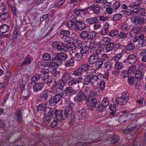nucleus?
Instances as JSON below:
<instances>
[{
	"mask_svg": "<svg viewBox=\"0 0 146 146\" xmlns=\"http://www.w3.org/2000/svg\"><path fill=\"white\" fill-rule=\"evenodd\" d=\"M74 46L78 49L81 48L82 46V44L81 41L77 40L74 43Z\"/></svg>",
	"mask_w": 146,
	"mask_h": 146,
	"instance_id": "57",
	"label": "nucleus"
},
{
	"mask_svg": "<svg viewBox=\"0 0 146 146\" xmlns=\"http://www.w3.org/2000/svg\"><path fill=\"white\" fill-rule=\"evenodd\" d=\"M31 58L29 55H27L24 59L23 61L21 62L20 65L22 66L23 65H28L31 63Z\"/></svg>",
	"mask_w": 146,
	"mask_h": 146,
	"instance_id": "25",
	"label": "nucleus"
},
{
	"mask_svg": "<svg viewBox=\"0 0 146 146\" xmlns=\"http://www.w3.org/2000/svg\"><path fill=\"white\" fill-rule=\"evenodd\" d=\"M86 9H90L91 10L93 11L94 12L96 13H98L100 11V7L97 6H95L94 5H92L86 8Z\"/></svg>",
	"mask_w": 146,
	"mask_h": 146,
	"instance_id": "26",
	"label": "nucleus"
},
{
	"mask_svg": "<svg viewBox=\"0 0 146 146\" xmlns=\"http://www.w3.org/2000/svg\"><path fill=\"white\" fill-rule=\"evenodd\" d=\"M143 3L142 0H138L135 2L129 4L130 5L129 6L130 8L132 9H134L137 10H139L142 4Z\"/></svg>",
	"mask_w": 146,
	"mask_h": 146,
	"instance_id": "12",
	"label": "nucleus"
},
{
	"mask_svg": "<svg viewBox=\"0 0 146 146\" xmlns=\"http://www.w3.org/2000/svg\"><path fill=\"white\" fill-rule=\"evenodd\" d=\"M115 45L114 43L112 42H110L106 44L105 48L106 52H108L112 51L113 48L114 49Z\"/></svg>",
	"mask_w": 146,
	"mask_h": 146,
	"instance_id": "27",
	"label": "nucleus"
},
{
	"mask_svg": "<svg viewBox=\"0 0 146 146\" xmlns=\"http://www.w3.org/2000/svg\"><path fill=\"white\" fill-rule=\"evenodd\" d=\"M54 114L56 118V119L59 122H62L65 119L63 117V111L57 110L54 108Z\"/></svg>",
	"mask_w": 146,
	"mask_h": 146,
	"instance_id": "9",
	"label": "nucleus"
},
{
	"mask_svg": "<svg viewBox=\"0 0 146 146\" xmlns=\"http://www.w3.org/2000/svg\"><path fill=\"white\" fill-rule=\"evenodd\" d=\"M55 83L57 86V88H56L55 90H57V89L61 90L64 87V84L65 83H63L62 82V80H60L57 82L55 81Z\"/></svg>",
	"mask_w": 146,
	"mask_h": 146,
	"instance_id": "34",
	"label": "nucleus"
},
{
	"mask_svg": "<svg viewBox=\"0 0 146 146\" xmlns=\"http://www.w3.org/2000/svg\"><path fill=\"white\" fill-rule=\"evenodd\" d=\"M15 119L17 121L18 124H20L22 120V114L21 110L18 109L15 114Z\"/></svg>",
	"mask_w": 146,
	"mask_h": 146,
	"instance_id": "17",
	"label": "nucleus"
},
{
	"mask_svg": "<svg viewBox=\"0 0 146 146\" xmlns=\"http://www.w3.org/2000/svg\"><path fill=\"white\" fill-rule=\"evenodd\" d=\"M110 38L108 37H103L101 39V42L103 45H106L110 42Z\"/></svg>",
	"mask_w": 146,
	"mask_h": 146,
	"instance_id": "47",
	"label": "nucleus"
},
{
	"mask_svg": "<svg viewBox=\"0 0 146 146\" xmlns=\"http://www.w3.org/2000/svg\"><path fill=\"white\" fill-rule=\"evenodd\" d=\"M141 27L137 26L133 27L129 33V35L131 38L136 36L138 34L140 31Z\"/></svg>",
	"mask_w": 146,
	"mask_h": 146,
	"instance_id": "13",
	"label": "nucleus"
},
{
	"mask_svg": "<svg viewBox=\"0 0 146 146\" xmlns=\"http://www.w3.org/2000/svg\"><path fill=\"white\" fill-rule=\"evenodd\" d=\"M109 108L110 110V111L109 112V114L111 115H114L115 116H119V113L118 114H115L116 113V107L114 105H110L109 106Z\"/></svg>",
	"mask_w": 146,
	"mask_h": 146,
	"instance_id": "19",
	"label": "nucleus"
},
{
	"mask_svg": "<svg viewBox=\"0 0 146 146\" xmlns=\"http://www.w3.org/2000/svg\"><path fill=\"white\" fill-rule=\"evenodd\" d=\"M76 82V78H74L68 81V84L69 86H72L77 84Z\"/></svg>",
	"mask_w": 146,
	"mask_h": 146,
	"instance_id": "58",
	"label": "nucleus"
},
{
	"mask_svg": "<svg viewBox=\"0 0 146 146\" xmlns=\"http://www.w3.org/2000/svg\"><path fill=\"white\" fill-rule=\"evenodd\" d=\"M42 59L44 60L51 62L52 59V57L48 53H44L42 56Z\"/></svg>",
	"mask_w": 146,
	"mask_h": 146,
	"instance_id": "43",
	"label": "nucleus"
},
{
	"mask_svg": "<svg viewBox=\"0 0 146 146\" xmlns=\"http://www.w3.org/2000/svg\"><path fill=\"white\" fill-rule=\"evenodd\" d=\"M90 78L92 80L91 83L93 84H96L98 80V75L97 73L92 74Z\"/></svg>",
	"mask_w": 146,
	"mask_h": 146,
	"instance_id": "35",
	"label": "nucleus"
},
{
	"mask_svg": "<svg viewBox=\"0 0 146 146\" xmlns=\"http://www.w3.org/2000/svg\"><path fill=\"white\" fill-rule=\"evenodd\" d=\"M122 18V15L120 14L117 13L115 14L112 18H111V20L115 21L119 20Z\"/></svg>",
	"mask_w": 146,
	"mask_h": 146,
	"instance_id": "64",
	"label": "nucleus"
},
{
	"mask_svg": "<svg viewBox=\"0 0 146 146\" xmlns=\"http://www.w3.org/2000/svg\"><path fill=\"white\" fill-rule=\"evenodd\" d=\"M53 56H54V58L60 65L62 64L63 61L65 60L68 58L67 54L63 52L57 53Z\"/></svg>",
	"mask_w": 146,
	"mask_h": 146,
	"instance_id": "5",
	"label": "nucleus"
},
{
	"mask_svg": "<svg viewBox=\"0 0 146 146\" xmlns=\"http://www.w3.org/2000/svg\"><path fill=\"white\" fill-rule=\"evenodd\" d=\"M137 58L136 56L133 54H129L126 59L129 63L130 64H134L137 62Z\"/></svg>",
	"mask_w": 146,
	"mask_h": 146,
	"instance_id": "16",
	"label": "nucleus"
},
{
	"mask_svg": "<svg viewBox=\"0 0 146 146\" xmlns=\"http://www.w3.org/2000/svg\"><path fill=\"white\" fill-rule=\"evenodd\" d=\"M101 52V50H97L90 56L88 59V61L90 64H94L97 62L99 59V56Z\"/></svg>",
	"mask_w": 146,
	"mask_h": 146,
	"instance_id": "3",
	"label": "nucleus"
},
{
	"mask_svg": "<svg viewBox=\"0 0 146 146\" xmlns=\"http://www.w3.org/2000/svg\"><path fill=\"white\" fill-rule=\"evenodd\" d=\"M62 98V95L59 93L55 94L53 96L52 94V96L48 100V104L51 106H54L60 101Z\"/></svg>",
	"mask_w": 146,
	"mask_h": 146,
	"instance_id": "4",
	"label": "nucleus"
},
{
	"mask_svg": "<svg viewBox=\"0 0 146 146\" xmlns=\"http://www.w3.org/2000/svg\"><path fill=\"white\" fill-rule=\"evenodd\" d=\"M115 45L114 50H115V51L118 49L124 48L125 47V46L119 43H116L115 44Z\"/></svg>",
	"mask_w": 146,
	"mask_h": 146,
	"instance_id": "63",
	"label": "nucleus"
},
{
	"mask_svg": "<svg viewBox=\"0 0 146 146\" xmlns=\"http://www.w3.org/2000/svg\"><path fill=\"white\" fill-rule=\"evenodd\" d=\"M89 35V31L86 30L83 31L80 33V36L82 40H88Z\"/></svg>",
	"mask_w": 146,
	"mask_h": 146,
	"instance_id": "23",
	"label": "nucleus"
},
{
	"mask_svg": "<svg viewBox=\"0 0 146 146\" xmlns=\"http://www.w3.org/2000/svg\"><path fill=\"white\" fill-rule=\"evenodd\" d=\"M54 108H52L49 107H47L45 109L44 111V117L43 119L44 124H48L52 119V117H54Z\"/></svg>",
	"mask_w": 146,
	"mask_h": 146,
	"instance_id": "1",
	"label": "nucleus"
},
{
	"mask_svg": "<svg viewBox=\"0 0 146 146\" xmlns=\"http://www.w3.org/2000/svg\"><path fill=\"white\" fill-rule=\"evenodd\" d=\"M86 97L84 92L80 90L74 97V100L76 102H81L86 99Z\"/></svg>",
	"mask_w": 146,
	"mask_h": 146,
	"instance_id": "8",
	"label": "nucleus"
},
{
	"mask_svg": "<svg viewBox=\"0 0 146 146\" xmlns=\"http://www.w3.org/2000/svg\"><path fill=\"white\" fill-rule=\"evenodd\" d=\"M119 33V31L118 30H113L109 33V35L112 37L118 35Z\"/></svg>",
	"mask_w": 146,
	"mask_h": 146,
	"instance_id": "53",
	"label": "nucleus"
},
{
	"mask_svg": "<svg viewBox=\"0 0 146 146\" xmlns=\"http://www.w3.org/2000/svg\"><path fill=\"white\" fill-rule=\"evenodd\" d=\"M82 72L80 68H76L73 71L72 74L75 76H79L81 74Z\"/></svg>",
	"mask_w": 146,
	"mask_h": 146,
	"instance_id": "50",
	"label": "nucleus"
},
{
	"mask_svg": "<svg viewBox=\"0 0 146 146\" xmlns=\"http://www.w3.org/2000/svg\"><path fill=\"white\" fill-rule=\"evenodd\" d=\"M89 34L88 40H92L96 37L97 32L94 31L91 32H89Z\"/></svg>",
	"mask_w": 146,
	"mask_h": 146,
	"instance_id": "52",
	"label": "nucleus"
},
{
	"mask_svg": "<svg viewBox=\"0 0 146 146\" xmlns=\"http://www.w3.org/2000/svg\"><path fill=\"white\" fill-rule=\"evenodd\" d=\"M95 67L96 69H98L102 68V66L103 64V62L100 60H98L96 63Z\"/></svg>",
	"mask_w": 146,
	"mask_h": 146,
	"instance_id": "62",
	"label": "nucleus"
},
{
	"mask_svg": "<svg viewBox=\"0 0 146 146\" xmlns=\"http://www.w3.org/2000/svg\"><path fill=\"white\" fill-rule=\"evenodd\" d=\"M136 69V66L132 64L128 68V71L130 75H132L135 72Z\"/></svg>",
	"mask_w": 146,
	"mask_h": 146,
	"instance_id": "60",
	"label": "nucleus"
},
{
	"mask_svg": "<svg viewBox=\"0 0 146 146\" xmlns=\"http://www.w3.org/2000/svg\"><path fill=\"white\" fill-rule=\"evenodd\" d=\"M97 95L94 93H91L89 95L88 98L86 99V101L87 102H91L92 103H94L97 101L96 99Z\"/></svg>",
	"mask_w": 146,
	"mask_h": 146,
	"instance_id": "18",
	"label": "nucleus"
},
{
	"mask_svg": "<svg viewBox=\"0 0 146 146\" xmlns=\"http://www.w3.org/2000/svg\"><path fill=\"white\" fill-rule=\"evenodd\" d=\"M54 90H49L48 89H44L42 91L39 95L40 99L42 101H46L48 99L51 97L52 94H54Z\"/></svg>",
	"mask_w": 146,
	"mask_h": 146,
	"instance_id": "2",
	"label": "nucleus"
},
{
	"mask_svg": "<svg viewBox=\"0 0 146 146\" xmlns=\"http://www.w3.org/2000/svg\"><path fill=\"white\" fill-rule=\"evenodd\" d=\"M123 63L119 62H117L115 65V68L119 70L123 68Z\"/></svg>",
	"mask_w": 146,
	"mask_h": 146,
	"instance_id": "61",
	"label": "nucleus"
},
{
	"mask_svg": "<svg viewBox=\"0 0 146 146\" xmlns=\"http://www.w3.org/2000/svg\"><path fill=\"white\" fill-rule=\"evenodd\" d=\"M87 9H76L74 10V12L77 15H84L87 12Z\"/></svg>",
	"mask_w": 146,
	"mask_h": 146,
	"instance_id": "31",
	"label": "nucleus"
},
{
	"mask_svg": "<svg viewBox=\"0 0 146 146\" xmlns=\"http://www.w3.org/2000/svg\"><path fill=\"white\" fill-rule=\"evenodd\" d=\"M47 107V105L46 104L44 103L41 104L37 106V110L38 111H43L44 112L45 109Z\"/></svg>",
	"mask_w": 146,
	"mask_h": 146,
	"instance_id": "38",
	"label": "nucleus"
},
{
	"mask_svg": "<svg viewBox=\"0 0 146 146\" xmlns=\"http://www.w3.org/2000/svg\"><path fill=\"white\" fill-rule=\"evenodd\" d=\"M98 21V19L96 17H92L90 18L87 19L86 22L90 25L94 24Z\"/></svg>",
	"mask_w": 146,
	"mask_h": 146,
	"instance_id": "32",
	"label": "nucleus"
},
{
	"mask_svg": "<svg viewBox=\"0 0 146 146\" xmlns=\"http://www.w3.org/2000/svg\"><path fill=\"white\" fill-rule=\"evenodd\" d=\"M135 48V45L132 43H130L127 45L126 47V49L128 51L133 50Z\"/></svg>",
	"mask_w": 146,
	"mask_h": 146,
	"instance_id": "55",
	"label": "nucleus"
},
{
	"mask_svg": "<svg viewBox=\"0 0 146 146\" xmlns=\"http://www.w3.org/2000/svg\"><path fill=\"white\" fill-rule=\"evenodd\" d=\"M83 55L80 53H77L75 54L74 58V59L78 61H79L82 58Z\"/></svg>",
	"mask_w": 146,
	"mask_h": 146,
	"instance_id": "48",
	"label": "nucleus"
},
{
	"mask_svg": "<svg viewBox=\"0 0 146 146\" xmlns=\"http://www.w3.org/2000/svg\"><path fill=\"white\" fill-rule=\"evenodd\" d=\"M92 80L90 79V75L86 76L83 79V84L84 85H88L91 82Z\"/></svg>",
	"mask_w": 146,
	"mask_h": 146,
	"instance_id": "42",
	"label": "nucleus"
},
{
	"mask_svg": "<svg viewBox=\"0 0 146 146\" xmlns=\"http://www.w3.org/2000/svg\"><path fill=\"white\" fill-rule=\"evenodd\" d=\"M9 5H8L9 7L11 9L12 13L16 16L17 15V10L14 3H13L11 4L9 3Z\"/></svg>",
	"mask_w": 146,
	"mask_h": 146,
	"instance_id": "45",
	"label": "nucleus"
},
{
	"mask_svg": "<svg viewBox=\"0 0 146 146\" xmlns=\"http://www.w3.org/2000/svg\"><path fill=\"white\" fill-rule=\"evenodd\" d=\"M54 56H53L51 62H49V68H52L53 70H56L58 67V66L60 65L59 64L54 58Z\"/></svg>",
	"mask_w": 146,
	"mask_h": 146,
	"instance_id": "11",
	"label": "nucleus"
},
{
	"mask_svg": "<svg viewBox=\"0 0 146 146\" xmlns=\"http://www.w3.org/2000/svg\"><path fill=\"white\" fill-rule=\"evenodd\" d=\"M89 47L87 46H85L82 47L80 49V52L83 55L86 54L88 51Z\"/></svg>",
	"mask_w": 146,
	"mask_h": 146,
	"instance_id": "46",
	"label": "nucleus"
},
{
	"mask_svg": "<svg viewBox=\"0 0 146 146\" xmlns=\"http://www.w3.org/2000/svg\"><path fill=\"white\" fill-rule=\"evenodd\" d=\"M40 77L42 80H47L49 78V74L48 72L45 71H41V73H40Z\"/></svg>",
	"mask_w": 146,
	"mask_h": 146,
	"instance_id": "30",
	"label": "nucleus"
},
{
	"mask_svg": "<svg viewBox=\"0 0 146 146\" xmlns=\"http://www.w3.org/2000/svg\"><path fill=\"white\" fill-rule=\"evenodd\" d=\"M73 112V111L70 104L69 106H66L65 110L63 111V117L65 119L67 118L68 116L72 115Z\"/></svg>",
	"mask_w": 146,
	"mask_h": 146,
	"instance_id": "7",
	"label": "nucleus"
},
{
	"mask_svg": "<svg viewBox=\"0 0 146 146\" xmlns=\"http://www.w3.org/2000/svg\"><path fill=\"white\" fill-rule=\"evenodd\" d=\"M116 100L117 101V104L121 106H124L126 104L128 101L120 97H118Z\"/></svg>",
	"mask_w": 146,
	"mask_h": 146,
	"instance_id": "37",
	"label": "nucleus"
},
{
	"mask_svg": "<svg viewBox=\"0 0 146 146\" xmlns=\"http://www.w3.org/2000/svg\"><path fill=\"white\" fill-rule=\"evenodd\" d=\"M69 123L70 125H72L77 121V118L76 116L74 115H72L70 118Z\"/></svg>",
	"mask_w": 146,
	"mask_h": 146,
	"instance_id": "40",
	"label": "nucleus"
},
{
	"mask_svg": "<svg viewBox=\"0 0 146 146\" xmlns=\"http://www.w3.org/2000/svg\"><path fill=\"white\" fill-rule=\"evenodd\" d=\"M8 17V13L7 12L3 13L0 14V21H2L6 20Z\"/></svg>",
	"mask_w": 146,
	"mask_h": 146,
	"instance_id": "49",
	"label": "nucleus"
},
{
	"mask_svg": "<svg viewBox=\"0 0 146 146\" xmlns=\"http://www.w3.org/2000/svg\"><path fill=\"white\" fill-rule=\"evenodd\" d=\"M144 74V72H142L139 70H137L136 71L135 75V78L141 79L143 78V76Z\"/></svg>",
	"mask_w": 146,
	"mask_h": 146,
	"instance_id": "36",
	"label": "nucleus"
},
{
	"mask_svg": "<svg viewBox=\"0 0 146 146\" xmlns=\"http://www.w3.org/2000/svg\"><path fill=\"white\" fill-rule=\"evenodd\" d=\"M90 67V65L89 64H82L80 68L82 72H84L88 70Z\"/></svg>",
	"mask_w": 146,
	"mask_h": 146,
	"instance_id": "56",
	"label": "nucleus"
},
{
	"mask_svg": "<svg viewBox=\"0 0 146 146\" xmlns=\"http://www.w3.org/2000/svg\"><path fill=\"white\" fill-rule=\"evenodd\" d=\"M128 115L127 114H123L120 115L118 118L119 122L122 123L128 121L129 120Z\"/></svg>",
	"mask_w": 146,
	"mask_h": 146,
	"instance_id": "21",
	"label": "nucleus"
},
{
	"mask_svg": "<svg viewBox=\"0 0 146 146\" xmlns=\"http://www.w3.org/2000/svg\"><path fill=\"white\" fill-rule=\"evenodd\" d=\"M109 58L108 55L106 54H100L99 56V60H100L103 62L108 60Z\"/></svg>",
	"mask_w": 146,
	"mask_h": 146,
	"instance_id": "39",
	"label": "nucleus"
},
{
	"mask_svg": "<svg viewBox=\"0 0 146 146\" xmlns=\"http://www.w3.org/2000/svg\"><path fill=\"white\" fill-rule=\"evenodd\" d=\"M128 34L124 31L121 32L119 33L118 36L121 39H125L127 38L128 36Z\"/></svg>",
	"mask_w": 146,
	"mask_h": 146,
	"instance_id": "44",
	"label": "nucleus"
},
{
	"mask_svg": "<svg viewBox=\"0 0 146 146\" xmlns=\"http://www.w3.org/2000/svg\"><path fill=\"white\" fill-rule=\"evenodd\" d=\"M74 64V60L72 58L68 59L64 64L65 66L66 67L73 66Z\"/></svg>",
	"mask_w": 146,
	"mask_h": 146,
	"instance_id": "28",
	"label": "nucleus"
},
{
	"mask_svg": "<svg viewBox=\"0 0 146 146\" xmlns=\"http://www.w3.org/2000/svg\"><path fill=\"white\" fill-rule=\"evenodd\" d=\"M75 18H73L67 22V25L68 27L70 28L73 25L75 26Z\"/></svg>",
	"mask_w": 146,
	"mask_h": 146,
	"instance_id": "54",
	"label": "nucleus"
},
{
	"mask_svg": "<svg viewBox=\"0 0 146 146\" xmlns=\"http://www.w3.org/2000/svg\"><path fill=\"white\" fill-rule=\"evenodd\" d=\"M31 94L27 90H25L21 91V98L24 100H27L29 98Z\"/></svg>",
	"mask_w": 146,
	"mask_h": 146,
	"instance_id": "20",
	"label": "nucleus"
},
{
	"mask_svg": "<svg viewBox=\"0 0 146 146\" xmlns=\"http://www.w3.org/2000/svg\"><path fill=\"white\" fill-rule=\"evenodd\" d=\"M44 84L42 82L35 83L33 86V91L34 92H38L42 91L44 87Z\"/></svg>",
	"mask_w": 146,
	"mask_h": 146,
	"instance_id": "14",
	"label": "nucleus"
},
{
	"mask_svg": "<svg viewBox=\"0 0 146 146\" xmlns=\"http://www.w3.org/2000/svg\"><path fill=\"white\" fill-rule=\"evenodd\" d=\"M65 90H66V92L69 95V94L70 93H73L75 94L76 93V91L74 90L73 88L71 87H69L66 88Z\"/></svg>",
	"mask_w": 146,
	"mask_h": 146,
	"instance_id": "59",
	"label": "nucleus"
},
{
	"mask_svg": "<svg viewBox=\"0 0 146 146\" xmlns=\"http://www.w3.org/2000/svg\"><path fill=\"white\" fill-rule=\"evenodd\" d=\"M98 141L96 140L95 141L91 142H81L77 143L72 144L71 146H85L86 145L90 143H94L98 142Z\"/></svg>",
	"mask_w": 146,
	"mask_h": 146,
	"instance_id": "29",
	"label": "nucleus"
},
{
	"mask_svg": "<svg viewBox=\"0 0 146 146\" xmlns=\"http://www.w3.org/2000/svg\"><path fill=\"white\" fill-rule=\"evenodd\" d=\"M9 26L6 24H3L0 26V32L4 33L7 32L9 29Z\"/></svg>",
	"mask_w": 146,
	"mask_h": 146,
	"instance_id": "33",
	"label": "nucleus"
},
{
	"mask_svg": "<svg viewBox=\"0 0 146 146\" xmlns=\"http://www.w3.org/2000/svg\"><path fill=\"white\" fill-rule=\"evenodd\" d=\"M40 78V74H35L33 76L31 79V81L35 83L38 81Z\"/></svg>",
	"mask_w": 146,
	"mask_h": 146,
	"instance_id": "51",
	"label": "nucleus"
},
{
	"mask_svg": "<svg viewBox=\"0 0 146 146\" xmlns=\"http://www.w3.org/2000/svg\"><path fill=\"white\" fill-rule=\"evenodd\" d=\"M72 78V77L69 72L65 71L62 73V79L63 83H67Z\"/></svg>",
	"mask_w": 146,
	"mask_h": 146,
	"instance_id": "15",
	"label": "nucleus"
},
{
	"mask_svg": "<svg viewBox=\"0 0 146 146\" xmlns=\"http://www.w3.org/2000/svg\"><path fill=\"white\" fill-rule=\"evenodd\" d=\"M78 114L80 118L82 119L85 117L87 114L86 110L82 108L78 110Z\"/></svg>",
	"mask_w": 146,
	"mask_h": 146,
	"instance_id": "24",
	"label": "nucleus"
},
{
	"mask_svg": "<svg viewBox=\"0 0 146 146\" xmlns=\"http://www.w3.org/2000/svg\"><path fill=\"white\" fill-rule=\"evenodd\" d=\"M52 46L59 51H66L67 48L63 43L61 42L54 41L52 43Z\"/></svg>",
	"mask_w": 146,
	"mask_h": 146,
	"instance_id": "6",
	"label": "nucleus"
},
{
	"mask_svg": "<svg viewBox=\"0 0 146 146\" xmlns=\"http://www.w3.org/2000/svg\"><path fill=\"white\" fill-rule=\"evenodd\" d=\"M110 27V25L109 24L106 23L102 29L100 33L101 35H105L108 32Z\"/></svg>",
	"mask_w": 146,
	"mask_h": 146,
	"instance_id": "22",
	"label": "nucleus"
},
{
	"mask_svg": "<svg viewBox=\"0 0 146 146\" xmlns=\"http://www.w3.org/2000/svg\"><path fill=\"white\" fill-rule=\"evenodd\" d=\"M146 23V15H142L139 17L138 25H142Z\"/></svg>",
	"mask_w": 146,
	"mask_h": 146,
	"instance_id": "41",
	"label": "nucleus"
},
{
	"mask_svg": "<svg viewBox=\"0 0 146 146\" xmlns=\"http://www.w3.org/2000/svg\"><path fill=\"white\" fill-rule=\"evenodd\" d=\"M75 27L77 30H82L86 28V24L84 22L75 19Z\"/></svg>",
	"mask_w": 146,
	"mask_h": 146,
	"instance_id": "10",
	"label": "nucleus"
}]
</instances>
